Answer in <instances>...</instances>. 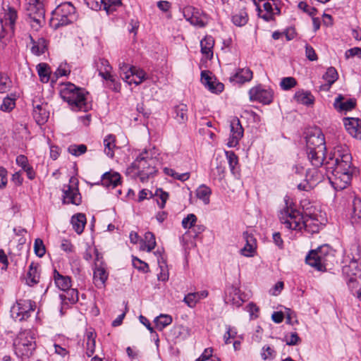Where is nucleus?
<instances>
[{"label":"nucleus","mask_w":361,"mask_h":361,"mask_svg":"<svg viewBox=\"0 0 361 361\" xmlns=\"http://www.w3.org/2000/svg\"><path fill=\"white\" fill-rule=\"evenodd\" d=\"M308 159L315 167L324 165L326 176L336 190L345 189L351 181L354 168L352 166V156L349 150L343 147H336L325 157L318 150H307Z\"/></svg>","instance_id":"1"},{"label":"nucleus","mask_w":361,"mask_h":361,"mask_svg":"<svg viewBox=\"0 0 361 361\" xmlns=\"http://www.w3.org/2000/svg\"><path fill=\"white\" fill-rule=\"evenodd\" d=\"M285 207L280 211L279 219L281 224L291 230L302 231L314 234L319 233L321 223L316 214L305 213L303 216L296 209H293L292 202L288 196L284 197Z\"/></svg>","instance_id":"2"},{"label":"nucleus","mask_w":361,"mask_h":361,"mask_svg":"<svg viewBox=\"0 0 361 361\" xmlns=\"http://www.w3.org/2000/svg\"><path fill=\"white\" fill-rule=\"evenodd\" d=\"M87 92L85 89L78 87L74 84L68 83L61 92L62 99L66 102L73 111L86 112L91 105L87 102Z\"/></svg>","instance_id":"3"},{"label":"nucleus","mask_w":361,"mask_h":361,"mask_svg":"<svg viewBox=\"0 0 361 361\" xmlns=\"http://www.w3.org/2000/svg\"><path fill=\"white\" fill-rule=\"evenodd\" d=\"M16 355L23 360L29 359L36 349L35 334L30 330L20 331L13 341Z\"/></svg>","instance_id":"4"},{"label":"nucleus","mask_w":361,"mask_h":361,"mask_svg":"<svg viewBox=\"0 0 361 361\" xmlns=\"http://www.w3.org/2000/svg\"><path fill=\"white\" fill-rule=\"evenodd\" d=\"M75 8L68 1L60 4L52 12L50 26L57 30L61 27L73 23L76 20Z\"/></svg>","instance_id":"5"},{"label":"nucleus","mask_w":361,"mask_h":361,"mask_svg":"<svg viewBox=\"0 0 361 361\" xmlns=\"http://www.w3.org/2000/svg\"><path fill=\"white\" fill-rule=\"evenodd\" d=\"M334 258L332 250L328 245L319 247L311 250L305 258L307 264L318 271H325L329 262Z\"/></svg>","instance_id":"6"},{"label":"nucleus","mask_w":361,"mask_h":361,"mask_svg":"<svg viewBox=\"0 0 361 361\" xmlns=\"http://www.w3.org/2000/svg\"><path fill=\"white\" fill-rule=\"evenodd\" d=\"M147 152L141 153L132 163V168L137 170V175L142 182L147 181L149 178L157 172L154 166L155 160L152 157L145 156Z\"/></svg>","instance_id":"7"},{"label":"nucleus","mask_w":361,"mask_h":361,"mask_svg":"<svg viewBox=\"0 0 361 361\" xmlns=\"http://www.w3.org/2000/svg\"><path fill=\"white\" fill-rule=\"evenodd\" d=\"M35 302L31 300H17L11 308V316L15 321L27 320L35 310Z\"/></svg>","instance_id":"8"},{"label":"nucleus","mask_w":361,"mask_h":361,"mask_svg":"<svg viewBox=\"0 0 361 361\" xmlns=\"http://www.w3.org/2000/svg\"><path fill=\"white\" fill-rule=\"evenodd\" d=\"M352 253L349 264L344 267L343 271L350 276V281H355L357 277H361V247L355 244L351 247Z\"/></svg>","instance_id":"9"},{"label":"nucleus","mask_w":361,"mask_h":361,"mask_svg":"<svg viewBox=\"0 0 361 361\" xmlns=\"http://www.w3.org/2000/svg\"><path fill=\"white\" fill-rule=\"evenodd\" d=\"M78 180L75 177H71L69 184L64 185L63 188V202L80 205L82 202L81 195L79 192Z\"/></svg>","instance_id":"10"},{"label":"nucleus","mask_w":361,"mask_h":361,"mask_svg":"<svg viewBox=\"0 0 361 361\" xmlns=\"http://www.w3.org/2000/svg\"><path fill=\"white\" fill-rule=\"evenodd\" d=\"M306 148V150H318L319 154H322V152H326L324 135L320 131L307 135Z\"/></svg>","instance_id":"11"},{"label":"nucleus","mask_w":361,"mask_h":361,"mask_svg":"<svg viewBox=\"0 0 361 361\" xmlns=\"http://www.w3.org/2000/svg\"><path fill=\"white\" fill-rule=\"evenodd\" d=\"M231 134L227 143L229 147H234L239 143L243 136L244 130L240 124V120L235 117L231 121Z\"/></svg>","instance_id":"12"},{"label":"nucleus","mask_w":361,"mask_h":361,"mask_svg":"<svg viewBox=\"0 0 361 361\" xmlns=\"http://www.w3.org/2000/svg\"><path fill=\"white\" fill-rule=\"evenodd\" d=\"M250 99L252 101H258L264 104L272 102L273 92L271 90H266L261 86L252 87L249 91Z\"/></svg>","instance_id":"13"},{"label":"nucleus","mask_w":361,"mask_h":361,"mask_svg":"<svg viewBox=\"0 0 361 361\" xmlns=\"http://www.w3.org/2000/svg\"><path fill=\"white\" fill-rule=\"evenodd\" d=\"M95 66L99 73V75L104 80L113 83L114 85L113 90L114 91H118V87L115 84L114 76L111 74L112 67L109 64V61L104 59H99L98 61H95Z\"/></svg>","instance_id":"14"},{"label":"nucleus","mask_w":361,"mask_h":361,"mask_svg":"<svg viewBox=\"0 0 361 361\" xmlns=\"http://www.w3.org/2000/svg\"><path fill=\"white\" fill-rule=\"evenodd\" d=\"M106 269V264L104 262H101L99 264H94L93 279L95 286L99 288L105 287L106 281L109 276Z\"/></svg>","instance_id":"15"},{"label":"nucleus","mask_w":361,"mask_h":361,"mask_svg":"<svg viewBox=\"0 0 361 361\" xmlns=\"http://www.w3.org/2000/svg\"><path fill=\"white\" fill-rule=\"evenodd\" d=\"M245 244L243 248L240 249V254L245 257H251L256 253L257 240L254 235L247 231L243 234Z\"/></svg>","instance_id":"16"},{"label":"nucleus","mask_w":361,"mask_h":361,"mask_svg":"<svg viewBox=\"0 0 361 361\" xmlns=\"http://www.w3.org/2000/svg\"><path fill=\"white\" fill-rule=\"evenodd\" d=\"M224 301L235 307L241 306L243 300L240 295V289L233 285L227 287L225 290Z\"/></svg>","instance_id":"17"},{"label":"nucleus","mask_w":361,"mask_h":361,"mask_svg":"<svg viewBox=\"0 0 361 361\" xmlns=\"http://www.w3.org/2000/svg\"><path fill=\"white\" fill-rule=\"evenodd\" d=\"M123 80L128 85L135 84L138 85L141 84L146 79L145 72L140 68H137L135 66H132V70H130V73H124Z\"/></svg>","instance_id":"18"},{"label":"nucleus","mask_w":361,"mask_h":361,"mask_svg":"<svg viewBox=\"0 0 361 361\" xmlns=\"http://www.w3.org/2000/svg\"><path fill=\"white\" fill-rule=\"evenodd\" d=\"M343 123L345 129L352 136L361 139V119L344 118Z\"/></svg>","instance_id":"19"},{"label":"nucleus","mask_w":361,"mask_h":361,"mask_svg":"<svg viewBox=\"0 0 361 361\" xmlns=\"http://www.w3.org/2000/svg\"><path fill=\"white\" fill-rule=\"evenodd\" d=\"M87 5L92 10L108 11L113 6L121 4V0H85Z\"/></svg>","instance_id":"20"},{"label":"nucleus","mask_w":361,"mask_h":361,"mask_svg":"<svg viewBox=\"0 0 361 361\" xmlns=\"http://www.w3.org/2000/svg\"><path fill=\"white\" fill-rule=\"evenodd\" d=\"M345 98L342 94H338L334 102V108L338 112H346L351 111L356 106V100L355 99H349L344 101Z\"/></svg>","instance_id":"21"},{"label":"nucleus","mask_w":361,"mask_h":361,"mask_svg":"<svg viewBox=\"0 0 361 361\" xmlns=\"http://www.w3.org/2000/svg\"><path fill=\"white\" fill-rule=\"evenodd\" d=\"M47 104H33L32 116L38 125L44 124L49 117V112L47 109Z\"/></svg>","instance_id":"22"},{"label":"nucleus","mask_w":361,"mask_h":361,"mask_svg":"<svg viewBox=\"0 0 361 361\" xmlns=\"http://www.w3.org/2000/svg\"><path fill=\"white\" fill-rule=\"evenodd\" d=\"M26 11L29 18L37 15H45L44 1L26 0Z\"/></svg>","instance_id":"23"},{"label":"nucleus","mask_w":361,"mask_h":361,"mask_svg":"<svg viewBox=\"0 0 361 361\" xmlns=\"http://www.w3.org/2000/svg\"><path fill=\"white\" fill-rule=\"evenodd\" d=\"M101 182L106 188H114L121 183V175L114 171L106 172L102 175Z\"/></svg>","instance_id":"24"},{"label":"nucleus","mask_w":361,"mask_h":361,"mask_svg":"<svg viewBox=\"0 0 361 361\" xmlns=\"http://www.w3.org/2000/svg\"><path fill=\"white\" fill-rule=\"evenodd\" d=\"M201 81L212 92H221L224 90V85L213 81L212 78L209 75V72L206 71L201 72Z\"/></svg>","instance_id":"25"},{"label":"nucleus","mask_w":361,"mask_h":361,"mask_svg":"<svg viewBox=\"0 0 361 361\" xmlns=\"http://www.w3.org/2000/svg\"><path fill=\"white\" fill-rule=\"evenodd\" d=\"M29 38L30 39L31 44H32L31 47V52L33 54L36 56H40L45 53V51L47 50V41L44 37H39L35 40L30 35Z\"/></svg>","instance_id":"26"},{"label":"nucleus","mask_w":361,"mask_h":361,"mask_svg":"<svg viewBox=\"0 0 361 361\" xmlns=\"http://www.w3.org/2000/svg\"><path fill=\"white\" fill-rule=\"evenodd\" d=\"M252 78V72L250 68H239L236 73L231 77V80L243 84L250 81Z\"/></svg>","instance_id":"27"},{"label":"nucleus","mask_w":361,"mask_h":361,"mask_svg":"<svg viewBox=\"0 0 361 361\" xmlns=\"http://www.w3.org/2000/svg\"><path fill=\"white\" fill-rule=\"evenodd\" d=\"M38 267V264L35 262H32L29 266L26 276V283L30 286H32L39 282V274Z\"/></svg>","instance_id":"28"},{"label":"nucleus","mask_w":361,"mask_h":361,"mask_svg":"<svg viewBox=\"0 0 361 361\" xmlns=\"http://www.w3.org/2000/svg\"><path fill=\"white\" fill-rule=\"evenodd\" d=\"M54 279L56 286L63 291H66L71 287V277L61 275L56 269L54 272Z\"/></svg>","instance_id":"29"},{"label":"nucleus","mask_w":361,"mask_h":361,"mask_svg":"<svg viewBox=\"0 0 361 361\" xmlns=\"http://www.w3.org/2000/svg\"><path fill=\"white\" fill-rule=\"evenodd\" d=\"M173 118L179 123H185L188 121V106L180 104L173 108Z\"/></svg>","instance_id":"30"},{"label":"nucleus","mask_w":361,"mask_h":361,"mask_svg":"<svg viewBox=\"0 0 361 361\" xmlns=\"http://www.w3.org/2000/svg\"><path fill=\"white\" fill-rule=\"evenodd\" d=\"M214 39L212 36H206L200 41L201 52L208 58L213 56Z\"/></svg>","instance_id":"31"},{"label":"nucleus","mask_w":361,"mask_h":361,"mask_svg":"<svg viewBox=\"0 0 361 361\" xmlns=\"http://www.w3.org/2000/svg\"><path fill=\"white\" fill-rule=\"evenodd\" d=\"M85 224L86 217L83 214H77L71 218L73 228L78 234H81L83 232Z\"/></svg>","instance_id":"32"},{"label":"nucleus","mask_w":361,"mask_h":361,"mask_svg":"<svg viewBox=\"0 0 361 361\" xmlns=\"http://www.w3.org/2000/svg\"><path fill=\"white\" fill-rule=\"evenodd\" d=\"M294 99L298 103L310 105L314 103V98L313 95L309 91L299 90L295 92Z\"/></svg>","instance_id":"33"},{"label":"nucleus","mask_w":361,"mask_h":361,"mask_svg":"<svg viewBox=\"0 0 361 361\" xmlns=\"http://www.w3.org/2000/svg\"><path fill=\"white\" fill-rule=\"evenodd\" d=\"M95 338L96 335L94 332H87L85 338V353L87 357H91L95 351Z\"/></svg>","instance_id":"34"},{"label":"nucleus","mask_w":361,"mask_h":361,"mask_svg":"<svg viewBox=\"0 0 361 361\" xmlns=\"http://www.w3.org/2000/svg\"><path fill=\"white\" fill-rule=\"evenodd\" d=\"M226 157L229 165L230 170L233 175L239 174L238 158L233 151H226Z\"/></svg>","instance_id":"35"},{"label":"nucleus","mask_w":361,"mask_h":361,"mask_svg":"<svg viewBox=\"0 0 361 361\" xmlns=\"http://www.w3.org/2000/svg\"><path fill=\"white\" fill-rule=\"evenodd\" d=\"M212 190L205 185H201L196 190L197 197L202 200L204 204H208L210 202V195Z\"/></svg>","instance_id":"36"},{"label":"nucleus","mask_w":361,"mask_h":361,"mask_svg":"<svg viewBox=\"0 0 361 361\" xmlns=\"http://www.w3.org/2000/svg\"><path fill=\"white\" fill-rule=\"evenodd\" d=\"M116 137L114 135L109 134L105 137L104 140V152L105 154L112 158L114 156V149L116 147Z\"/></svg>","instance_id":"37"},{"label":"nucleus","mask_w":361,"mask_h":361,"mask_svg":"<svg viewBox=\"0 0 361 361\" xmlns=\"http://www.w3.org/2000/svg\"><path fill=\"white\" fill-rule=\"evenodd\" d=\"M173 319L171 315L161 314L154 319V322L156 328L159 331H162L167 326L170 325Z\"/></svg>","instance_id":"38"},{"label":"nucleus","mask_w":361,"mask_h":361,"mask_svg":"<svg viewBox=\"0 0 361 361\" xmlns=\"http://www.w3.org/2000/svg\"><path fill=\"white\" fill-rule=\"evenodd\" d=\"M37 73L41 82H48L50 79V68L48 64L44 63H39L37 66Z\"/></svg>","instance_id":"39"},{"label":"nucleus","mask_w":361,"mask_h":361,"mask_svg":"<svg viewBox=\"0 0 361 361\" xmlns=\"http://www.w3.org/2000/svg\"><path fill=\"white\" fill-rule=\"evenodd\" d=\"M4 18L6 20L9 21L10 29L13 33L16 20L18 18L17 11L13 7L8 6V8L5 11Z\"/></svg>","instance_id":"40"},{"label":"nucleus","mask_w":361,"mask_h":361,"mask_svg":"<svg viewBox=\"0 0 361 361\" xmlns=\"http://www.w3.org/2000/svg\"><path fill=\"white\" fill-rule=\"evenodd\" d=\"M247 20L248 16L245 9L239 11L237 13L232 16V22L236 26H243L247 23Z\"/></svg>","instance_id":"41"},{"label":"nucleus","mask_w":361,"mask_h":361,"mask_svg":"<svg viewBox=\"0 0 361 361\" xmlns=\"http://www.w3.org/2000/svg\"><path fill=\"white\" fill-rule=\"evenodd\" d=\"M323 78L327 82L328 86L331 87L338 78L336 69L334 67H329L323 75Z\"/></svg>","instance_id":"42"},{"label":"nucleus","mask_w":361,"mask_h":361,"mask_svg":"<svg viewBox=\"0 0 361 361\" xmlns=\"http://www.w3.org/2000/svg\"><path fill=\"white\" fill-rule=\"evenodd\" d=\"M164 171L165 174L167 176L173 177L174 179L180 180V181H185L190 178V173H178L175 170L171 168H164Z\"/></svg>","instance_id":"43"},{"label":"nucleus","mask_w":361,"mask_h":361,"mask_svg":"<svg viewBox=\"0 0 361 361\" xmlns=\"http://www.w3.org/2000/svg\"><path fill=\"white\" fill-rule=\"evenodd\" d=\"M276 357V351L270 345H266L262 347L261 351V357L263 360H271Z\"/></svg>","instance_id":"44"},{"label":"nucleus","mask_w":361,"mask_h":361,"mask_svg":"<svg viewBox=\"0 0 361 361\" xmlns=\"http://www.w3.org/2000/svg\"><path fill=\"white\" fill-rule=\"evenodd\" d=\"M66 294H61L60 298L62 300H68L71 303L74 304L78 300V291L76 289L69 288Z\"/></svg>","instance_id":"45"},{"label":"nucleus","mask_w":361,"mask_h":361,"mask_svg":"<svg viewBox=\"0 0 361 361\" xmlns=\"http://www.w3.org/2000/svg\"><path fill=\"white\" fill-rule=\"evenodd\" d=\"M154 196L157 197V202L159 207L163 209L169 198L168 192L164 191L161 188H157L155 191Z\"/></svg>","instance_id":"46"},{"label":"nucleus","mask_w":361,"mask_h":361,"mask_svg":"<svg viewBox=\"0 0 361 361\" xmlns=\"http://www.w3.org/2000/svg\"><path fill=\"white\" fill-rule=\"evenodd\" d=\"M68 151L70 154L72 155H74L75 157H78L87 151V146L85 145L81 144V145H71L68 147Z\"/></svg>","instance_id":"47"},{"label":"nucleus","mask_w":361,"mask_h":361,"mask_svg":"<svg viewBox=\"0 0 361 361\" xmlns=\"http://www.w3.org/2000/svg\"><path fill=\"white\" fill-rule=\"evenodd\" d=\"M145 246L147 252H151L156 246L155 236L152 232H147L145 234Z\"/></svg>","instance_id":"48"},{"label":"nucleus","mask_w":361,"mask_h":361,"mask_svg":"<svg viewBox=\"0 0 361 361\" xmlns=\"http://www.w3.org/2000/svg\"><path fill=\"white\" fill-rule=\"evenodd\" d=\"M183 301L188 305V307L193 308L200 300L195 292L189 293L185 295Z\"/></svg>","instance_id":"49"},{"label":"nucleus","mask_w":361,"mask_h":361,"mask_svg":"<svg viewBox=\"0 0 361 361\" xmlns=\"http://www.w3.org/2000/svg\"><path fill=\"white\" fill-rule=\"evenodd\" d=\"M353 219L361 218V200L358 197H355L353 201Z\"/></svg>","instance_id":"50"},{"label":"nucleus","mask_w":361,"mask_h":361,"mask_svg":"<svg viewBox=\"0 0 361 361\" xmlns=\"http://www.w3.org/2000/svg\"><path fill=\"white\" fill-rule=\"evenodd\" d=\"M297 84L296 80L293 77L283 78L280 83L281 87L284 90H288L295 87Z\"/></svg>","instance_id":"51"},{"label":"nucleus","mask_w":361,"mask_h":361,"mask_svg":"<svg viewBox=\"0 0 361 361\" xmlns=\"http://www.w3.org/2000/svg\"><path fill=\"white\" fill-rule=\"evenodd\" d=\"M15 99L11 97H6L4 99L1 105L0 109L3 111H10L15 107Z\"/></svg>","instance_id":"52"},{"label":"nucleus","mask_w":361,"mask_h":361,"mask_svg":"<svg viewBox=\"0 0 361 361\" xmlns=\"http://www.w3.org/2000/svg\"><path fill=\"white\" fill-rule=\"evenodd\" d=\"M133 265L135 269L144 273H147L149 271L148 264L137 257L133 258Z\"/></svg>","instance_id":"53"},{"label":"nucleus","mask_w":361,"mask_h":361,"mask_svg":"<svg viewBox=\"0 0 361 361\" xmlns=\"http://www.w3.org/2000/svg\"><path fill=\"white\" fill-rule=\"evenodd\" d=\"M197 221V217L193 214H188L185 218H184L182 221V226L185 229L190 228Z\"/></svg>","instance_id":"54"},{"label":"nucleus","mask_w":361,"mask_h":361,"mask_svg":"<svg viewBox=\"0 0 361 361\" xmlns=\"http://www.w3.org/2000/svg\"><path fill=\"white\" fill-rule=\"evenodd\" d=\"M34 250L35 254L38 257H42L44 255L46 252L45 247L44 245L43 241L41 239L37 238L35 240L34 244Z\"/></svg>","instance_id":"55"},{"label":"nucleus","mask_w":361,"mask_h":361,"mask_svg":"<svg viewBox=\"0 0 361 361\" xmlns=\"http://www.w3.org/2000/svg\"><path fill=\"white\" fill-rule=\"evenodd\" d=\"M11 80L8 76L0 73V92L4 93L8 90Z\"/></svg>","instance_id":"56"},{"label":"nucleus","mask_w":361,"mask_h":361,"mask_svg":"<svg viewBox=\"0 0 361 361\" xmlns=\"http://www.w3.org/2000/svg\"><path fill=\"white\" fill-rule=\"evenodd\" d=\"M298 6L300 10L303 11L305 13H307L312 17L314 16L317 12V10L315 8L310 6L305 1H300Z\"/></svg>","instance_id":"57"},{"label":"nucleus","mask_w":361,"mask_h":361,"mask_svg":"<svg viewBox=\"0 0 361 361\" xmlns=\"http://www.w3.org/2000/svg\"><path fill=\"white\" fill-rule=\"evenodd\" d=\"M31 25L33 28L38 30L39 27L42 26L44 23V15H37L30 18Z\"/></svg>","instance_id":"58"},{"label":"nucleus","mask_w":361,"mask_h":361,"mask_svg":"<svg viewBox=\"0 0 361 361\" xmlns=\"http://www.w3.org/2000/svg\"><path fill=\"white\" fill-rule=\"evenodd\" d=\"M285 341L288 345H295L300 341V338L297 333L293 332L290 336H286Z\"/></svg>","instance_id":"59"},{"label":"nucleus","mask_w":361,"mask_h":361,"mask_svg":"<svg viewBox=\"0 0 361 361\" xmlns=\"http://www.w3.org/2000/svg\"><path fill=\"white\" fill-rule=\"evenodd\" d=\"M305 55L311 61L317 60V55L316 54L314 49L307 44L305 45Z\"/></svg>","instance_id":"60"},{"label":"nucleus","mask_w":361,"mask_h":361,"mask_svg":"<svg viewBox=\"0 0 361 361\" xmlns=\"http://www.w3.org/2000/svg\"><path fill=\"white\" fill-rule=\"evenodd\" d=\"M7 181V171L5 168L0 166V189L6 186Z\"/></svg>","instance_id":"61"},{"label":"nucleus","mask_w":361,"mask_h":361,"mask_svg":"<svg viewBox=\"0 0 361 361\" xmlns=\"http://www.w3.org/2000/svg\"><path fill=\"white\" fill-rule=\"evenodd\" d=\"M257 12L259 17L264 20L266 22H270L274 19L273 13L266 12L265 13H262V10L259 6H257Z\"/></svg>","instance_id":"62"},{"label":"nucleus","mask_w":361,"mask_h":361,"mask_svg":"<svg viewBox=\"0 0 361 361\" xmlns=\"http://www.w3.org/2000/svg\"><path fill=\"white\" fill-rule=\"evenodd\" d=\"M359 54H361V48L354 47L350 49H348L345 53V56L346 59H349L353 56H359Z\"/></svg>","instance_id":"63"},{"label":"nucleus","mask_w":361,"mask_h":361,"mask_svg":"<svg viewBox=\"0 0 361 361\" xmlns=\"http://www.w3.org/2000/svg\"><path fill=\"white\" fill-rule=\"evenodd\" d=\"M16 164L20 166L23 170L29 166L28 159L25 155H19L16 157Z\"/></svg>","instance_id":"64"}]
</instances>
